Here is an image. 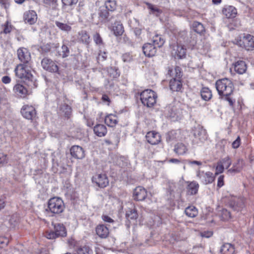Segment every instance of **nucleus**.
Segmentation results:
<instances>
[{"mask_svg":"<svg viewBox=\"0 0 254 254\" xmlns=\"http://www.w3.org/2000/svg\"><path fill=\"white\" fill-rule=\"evenodd\" d=\"M192 27L194 31L198 34H202L205 31L203 24L197 21H194L193 22Z\"/></svg>","mask_w":254,"mask_h":254,"instance_id":"nucleus-41","label":"nucleus"},{"mask_svg":"<svg viewBox=\"0 0 254 254\" xmlns=\"http://www.w3.org/2000/svg\"><path fill=\"white\" fill-rule=\"evenodd\" d=\"M58 113L61 116L68 119L71 113V108L68 105L64 104L60 107Z\"/></svg>","mask_w":254,"mask_h":254,"instance_id":"nucleus-25","label":"nucleus"},{"mask_svg":"<svg viewBox=\"0 0 254 254\" xmlns=\"http://www.w3.org/2000/svg\"><path fill=\"white\" fill-rule=\"evenodd\" d=\"M140 98L142 104L150 108L156 104L157 95L151 89H146L141 92Z\"/></svg>","mask_w":254,"mask_h":254,"instance_id":"nucleus-6","label":"nucleus"},{"mask_svg":"<svg viewBox=\"0 0 254 254\" xmlns=\"http://www.w3.org/2000/svg\"><path fill=\"white\" fill-rule=\"evenodd\" d=\"M93 131L94 133L99 137L104 136L107 132V129L105 126L101 124H98L94 127Z\"/></svg>","mask_w":254,"mask_h":254,"instance_id":"nucleus-29","label":"nucleus"},{"mask_svg":"<svg viewBox=\"0 0 254 254\" xmlns=\"http://www.w3.org/2000/svg\"><path fill=\"white\" fill-rule=\"evenodd\" d=\"M241 139L239 136H238L237 139L233 142L232 143V147L233 148H237L239 147L240 145Z\"/></svg>","mask_w":254,"mask_h":254,"instance_id":"nucleus-58","label":"nucleus"},{"mask_svg":"<svg viewBox=\"0 0 254 254\" xmlns=\"http://www.w3.org/2000/svg\"><path fill=\"white\" fill-rule=\"evenodd\" d=\"M187 164L190 166L193 165H197V166H201L202 164V162L196 160H187Z\"/></svg>","mask_w":254,"mask_h":254,"instance_id":"nucleus-56","label":"nucleus"},{"mask_svg":"<svg viewBox=\"0 0 254 254\" xmlns=\"http://www.w3.org/2000/svg\"><path fill=\"white\" fill-rule=\"evenodd\" d=\"M14 93L21 98H24L27 95L28 90L25 87L21 84H16L13 87Z\"/></svg>","mask_w":254,"mask_h":254,"instance_id":"nucleus-23","label":"nucleus"},{"mask_svg":"<svg viewBox=\"0 0 254 254\" xmlns=\"http://www.w3.org/2000/svg\"><path fill=\"white\" fill-rule=\"evenodd\" d=\"M172 53L176 58L183 59L186 57V49L184 46L177 43L176 44L172 45Z\"/></svg>","mask_w":254,"mask_h":254,"instance_id":"nucleus-12","label":"nucleus"},{"mask_svg":"<svg viewBox=\"0 0 254 254\" xmlns=\"http://www.w3.org/2000/svg\"><path fill=\"white\" fill-rule=\"evenodd\" d=\"M108 73L109 75L113 78H117L120 76V74L118 71V70L113 68L110 67L108 70Z\"/></svg>","mask_w":254,"mask_h":254,"instance_id":"nucleus-49","label":"nucleus"},{"mask_svg":"<svg viewBox=\"0 0 254 254\" xmlns=\"http://www.w3.org/2000/svg\"><path fill=\"white\" fill-rule=\"evenodd\" d=\"M98 14L99 20L103 23L108 22L113 18L110 11L103 5L99 7Z\"/></svg>","mask_w":254,"mask_h":254,"instance_id":"nucleus-13","label":"nucleus"},{"mask_svg":"<svg viewBox=\"0 0 254 254\" xmlns=\"http://www.w3.org/2000/svg\"><path fill=\"white\" fill-rule=\"evenodd\" d=\"M147 195L146 190L140 186L136 187L133 191L134 199L136 201H142L144 200Z\"/></svg>","mask_w":254,"mask_h":254,"instance_id":"nucleus-16","label":"nucleus"},{"mask_svg":"<svg viewBox=\"0 0 254 254\" xmlns=\"http://www.w3.org/2000/svg\"><path fill=\"white\" fill-rule=\"evenodd\" d=\"M23 20L25 23L32 25L37 20V15L34 10H28L24 13Z\"/></svg>","mask_w":254,"mask_h":254,"instance_id":"nucleus-14","label":"nucleus"},{"mask_svg":"<svg viewBox=\"0 0 254 254\" xmlns=\"http://www.w3.org/2000/svg\"><path fill=\"white\" fill-rule=\"evenodd\" d=\"M118 123V117L116 115L111 114L105 118V123L109 127H114Z\"/></svg>","mask_w":254,"mask_h":254,"instance_id":"nucleus-27","label":"nucleus"},{"mask_svg":"<svg viewBox=\"0 0 254 254\" xmlns=\"http://www.w3.org/2000/svg\"><path fill=\"white\" fill-rule=\"evenodd\" d=\"M220 252L221 254H234V248L230 244L226 243L221 247Z\"/></svg>","mask_w":254,"mask_h":254,"instance_id":"nucleus-32","label":"nucleus"},{"mask_svg":"<svg viewBox=\"0 0 254 254\" xmlns=\"http://www.w3.org/2000/svg\"><path fill=\"white\" fill-rule=\"evenodd\" d=\"M92 182L101 188L106 187L109 184V180L104 174H96L92 178Z\"/></svg>","mask_w":254,"mask_h":254,"instance_id":"nucleus-10","label":"nucleus"},{"mask_svg":"<svg viewBox=\"0 0 254 254\" xmlns=\"http://www.w3.org/2000/svg\"><path fill=\"white\" fill-rule=\"evenodd\" d=\"M58 55L63 58L67 57L70 54V51L68 47L64 43H63L61 50L58 51Z\"/></svg>","mask_w":254,"mask_h":254,"instance_id":"nucleus-37","label":"nucleus"},{"mask_svg":"<svg viewBox=\"0 0 254 254\" xmlns=\"http://www.w3.org/2000/svg\"><path fill=\"white\" fill-rule=\"evenodd\" d=\"M113 31L115 36H121L124 32V27L122 24L115 22L113 26Z\"/></svg>","mask_w":254,"mask_h":254,"instance_id":"nucleus-36","label":"nucleus"},{"mask_svg":"<svg viewBox=\"0 0 254 254\" xmlns=\"http://www.w3.org/2000/svg\"><path fill=\"white\" fill-rule=\"evenodd\" d=\"M7 162V155L0 152V165H3Z\"/></svg>","mask_w":254,"mask_h":254,"instance_id":"nucleus-54","label":"nucleus"},{"mask_svg":"<svg viewBox=\"0 0 254 254\" xmlns=\"http://www.w3.org/2000/svg\"><path fill=\"white\" fill-rule=\"evenodd\" d=\"M146 138L147 142L152 145H156L161 141V136L159 133L154 131L147 132Z\"/></svg>","mask_w":254,"mask_h":254,"instance_id":"nucleus-18","label":"nucleus"},{"mask_svg":"<svg viewBox=\"0 0 254 254\" xmlns=\"http://www.w3.org/2000/svg\"><path fill=\"white\" fill-rule=\"evenodd\" d=\"M117 164L118 166L122 168H124L127 165V160L124 157L121 156L118 158Z\"/></svg>","mask_w":254,"mask_h":254,"instance_id":"nucleus-47","label":"nucleus"},{"mask_svg":"<svg viewBox=\"0 0 254 254\" xmlns=\"http://www.w3.org/2000/svg\"><path fill=\"white\" fill-rule=\"evenodd\" d=\"M197 177L201 182L205 185L212 183L214 180V177L212 173L210 172H204L198 170L196 173Z\"/></svg>","mask_w":254,"mask_h":254,"instance_id":"nucleus-11","label":"nucleus"},{"mask_svg":"<svg viewBox=\"0 0 254 254\" xmlns=\"http://www.w3.org/2000/svg\"><path fill=\"white\" fill-rule=\"evenodd\" d=\"M188 183L187 187V194L190 195L196 194L197 193L199 187L198 184L195 181Z\"/></svg>","mask_w":254,"mask_h":254,"instance_id":"nucleus-24","label":"nucleus"},{"mask_svg":"<svg viewBox=\"0 0 254 254\" xmlns=\"http://www.w3.org/2000/svg\"><path fill=\"white\" fill-rule=\"evenodd\" d=\"M12 29V26L10 24V23L8 22V21H6V22L4 25V29L3 30V32L5 34H8L9 33Z\"/></svg>","mask_w":254,"mask_h":254,"instance_id":"nucleus-52","label":"nucleus"},{"mask_svg":"<svg viewBox=\"0 0 254 254\" xmlns=\"http://www.w3.org/2000/svg\"><path fill=\"white\" fill-rule=\"evenodd\" d=\"M70 151L71 156L75 158L81 159L85 156L83 148L79 146H73L70 148Z\"/></svg>","mask_w":254,"mask_h":254,"instance_id":"nucleus-20","label":"nucleus"},{"mask_svg":"<svg viewBox=\"0 0 254 254\" xmlns=\"http://www.w3.org/2000/svg\"><path fill=\"white\" fill-rule=\"evenodd\" d=\"M200 95L202 99L207 101L212 98V93L208 87H203L200 91Z\"/></svg>","mask_w":254,"mask_h":254,"instance_id":"nucleus-34","label":"nucleus"},{"mask_svg":"<svg viewBox=\"0 0 254 254\" xmlns=\"http://www.w3.org/2000/svg\"><path fill=\"white\" fill-rule=\"evenodd\" d=\"M126 217L128 220L135 221L138 217L137 211L135 208H128L126 211Z\"/></svg>","mask_w":254,"mask_h":254,"instance_id":"nucleus-30","label":"nucleus"},{"mask_svg":"<svg viewBox=\"0 0 254 254\" xmlns=\"http://www.w3.org/2000/svg\"><path fill=\"white\" fill-rule=\"evenodd\" d=\"M153 44L156 47H161L165 43V40L162 37L161 35H156L153 37Z\"/></svg>","mask_w":254,"mask_h":254,"instance_id":"nucleus-40","label":"nucleus"},{"mask_svg":"<svg viewBox=\"0 0 254 254\" xmlns=\"http://www.w3.org/2000/svg\"><path fill=\"white\" fill-rule=\"evenodd\" d=\"M55 24L59 29L63 32L68 33L71 30V27L67 23L56 21Z\"/></svg>","mask_w":254,"mask_h":254,"instance_id":"nucleus-38","label":"nucleus"},{"mask_svg":"<svg viewBox=\"0 0 254 254\" xmlns=\"http://www.w3.org/2000/svg\"><path fill=\"white\" fill-rule=\"evenodd\" d=\"M64 209L63 200L59 197L50 198L48 203V208L46 209L53 214H59L63 212Z\"/></svg>","mask_w":254,"mask_h":254,"instance_id":"nucleus-5","label":"nucleus"},{"mask_svg":"<svg viewBox=\"0 0 254 254\" xmlns=\"http://www.w3.org/2000/svg\"><path fill=\"white\" fill-rule=\"evenodd\" d=\"M106 58H107L106 53L105 52H104L103 53H100L99 54L98 57V60L99 61H100V60L104 61L106 59Z\"/></svg>","mask_w":254,"mask_h":254,"instance_id":"nucleus-62","label":"nucleus"},{"mask_svg":"<svg viewBox=\"0 0 254 254\" xmlns=\"http://www.w3.org/2000/svg\"><path fill=\"white\" fill-rule=\"evenodd\" d=\"M219 162L222 163L224 167H226V169H228L232 163V161L230 157L228 156L224 158Z\"/></svg>","mask_w":254,"mask_h":254,"instance_id":"nucleus-48","label":"nucleus"},{"mask_svg":"<svg viewBox=\"0 0 254 254\" xmlns=\"http://www.w3.org/2000/svg\"><path fill=\"white\" fill-rule=\"evenodd\" d=\"M133 32L137 37H139L141 34V29L139 28H135L134 29Z\"/></svg>","mask_w":254,"mask_h":254,"instance_id":"nucleus-64","label":"nucleus"},{"mask_svg":"<svg viewBox=\"0 0 254 254\" xmlns=\"http://www.w3.org/2000/svg\"><path fill=\"white\" fill-rule=\"evenodd\" d=\"M41 65L46 70L54 73H59V67L55 61L48 58H44L41 61Z\"/></svg>","mask_w":254,"mask_h":254,"instance_id":"nucleus-7","label":"nucleus"},{"mask_svg":"<svg viewBox=\"0 0 254 254\" xmlns=\"http://www.w3.org/2000/svg\"><path fill=\"white\" fill-rule=\"evenodd\" d=\"M234 70L240 74H242L246 72L247 70V65L245 62L243 61H239L235 63Z\"/></svg>","mask_w":254,"mask_h":254,"instance_id":"nucleus-26","label":"nucleus"},{"mask_svg":"<svg viewBox=\"0 0 254 254\" xmlns=\"http://www.w3.org/2000/svg\"><path fill=\"white\" fill-rule=\"evenodd\" d=\"M102 218L104 222L107 223H112L114 222V220L108 215H103Z\"/></svg>","mask_w":254,"mask_h":254,"instance_id":"nucleus-59","label":"nucleus"},{"mask_svg":"<svg viewBox=\"0 0 254 254\" xmlns=\"http://www.w3.org/2000/svg\"><path fill=\"white\" fill-rule=\"evenodd\" d=\"M78 39L81 43L89 45L90 42V36L86 31L82 30L78 33Z\"/></svg>","mask_w":254,"mask_h":254,"instance_id":"nucleus-31","label":"nucleus"},{"mask_svg":"<svg viewBox=\"0 0 254 254\" xmlns=\"http://www.w3.org/2000/svg\"><path fill=\"white\" fill-rule=\"evenodd\" d=\"M1 81L4 84H8L11 81V78L8 76H4L2 77Z\"/></svg>","mask_w":254,"mask_h":254,"instance_id":"nucleus-60","label":"nucleus"},{"mask_svg":"<svg viewBox=\"0 0 254 254\" xmlns=\"http://www.w3.org/2000/svg\"><path fill=\"white\" fill-rule=\"evenodd\" d=\"M216 171L215 173V175H218L223 172L224 170V167L221 163L218 162L217 163V165L216 167Z\"/></svg>","mask_w":254,"mask_h":254,"instance_id":"nucleus-51","label":"nucleus"},{"mask_svg":"<svg viewBox=\"0 0 254 254\" xmlns=\"http://www.w3.org/2000/svg\"><path fill=\"white\" fill-rule=\"evenodd\" d=\"M212 235V232L211 231H204L201 233L202 237L209 238Z\"/></svg>","mask_w":254,"mask_h":254,"instance_id":"nucleus-63","label":"nucleus"},{"mask_svg":"<svg viewBox=\"0 0 254 254\" xmlns=\"http://www.w3.org/2000/svg\"><path fill=\"white\" fill-rule=\"evenodd\" d=\"M144 54L148 57L155 55L157 51L156 47L152 44L146 43L142 47Z\"/></svg>","mask_w":254,"mask_h":254,"instance_id":"nucleus-19","label":"nucleus"},{"mask_svg":"<svg viewBox=\"0 0 254 254\" xmlns=\"http://www.w3.org/2000/svg\"><path fill=\"white\" fill-rule=\"evenodd\" d=\"M93 40L97 45L99 47L103 46L104 44L102 37L99 33H96L93 36Z\"/></svg>","mask_w":254,"mask_h":254,"instance_id":"nucleus-45","label":"nucleus"},{"mask_svg":"<svg viewBox=\"0 0 254 254\" xmlns=\"http://www.w3.org/2000/svg\"><path fill=\"white\" fill-rule=\"evenodd\" d=\"M74 254H91L90 250L89 247L86 246L78 248L76 253Z\"/></svg>","mask_w":254,"mask_h":254,"instance_id":"nucleus-46","label":"nucleus"},{"mask_svg":"<svg viewBox=\"0 0 254 254\" xmlns=\"http://www.w3.org/2000/svg\"><path fill=\"white\" fill-rule=\"evenodd\" d=\"M31 64H20L16 66L14 71L17 77L23 79L29 87L32 88L36 87L37 85L31 74Z\"/></svg>","mask_w":254,"mask_h":254,"instance_id":"nucleus-2","label":"nucleus"},{"mask_svg":"<svg viewBox=\"0 0 254 254\" xmlns=\"http://www.w3.org/2000/svg\"><path fill=\"white\" fill-rule=\"evenodd\" d=\"M0 4L5 9L9 7V3L7 0H0Z\"/></svg>","mask_w":254,"mask_h":254,"instance_id":"nucleus-61","label":"nucleus"},{"mask_svg":"<svg viewBox=\"0 0 254 254\" xmlns=\"http://www.w3.org/2000/svg\"><path fill=\"white\" fill-rule=\"evenodd\" d=\"M168 74L173 78L170 81V88L173 91H179L181 90L182 84L181 78L183 75L181 68L176 66L174 69H168Z\"/></svg>","mask_w":254,"mask_h":254,"instance_id":"nucleus-3","label":"nucleus"},{"mask_svg":"<svg viewBox=\"0 0 254 254\" xmlns=\"http://www.w3.org/2000/svg\"><path fill=\"white\" fill-rule=\"evenodd\" d=\"M234 43L247 51L254 50V36L249 34H243L242 36L237 37Z\"/></svg>","mask_w":254,"mask_h":254,"instance_id":"nucleus-4","label":"nucleus"},{"mask_svg":"<svg viewBox=\"0 0 254 254\" xmlns=\"http://www.w3.org/2000/svg\"><path fill=\"white\" fill-rule=\"evenodd\" d=\"M221 217L224 220H228L231 218L230 212L226 209H223L221 212Z\"/></svg>","mask_w":254,"mask_h":254,"instance_id":"nucleus-50","label":"nucleus"},{"mask_svg":"<svg viewBox=\"0 0 254 254\" xmlns=\"http://www.w3.org/2000/svg\"><path fill=\"white\" fill-rule=\"evenodd\" d=\"M103 6L106 7V9L110 12H113L115 11L117 8L116 1L115 0H107L105 2Z\"/></svg>","mask_w":254,"mask_h":254,"instance_id":"nucleus-39","label":"nucleus"},{"mask_svg":"<svg viewBox=\"0 0 254 254\" xmlns=\"http://www.w3.org/2000/svg\"><path fill=\"white\" fill-rule=\"evenodd\" d=\"M244 166V161L242 159H238L236 162L233 164L232 168L227 170V173L229 174L239 173L242 170Z\"/></svg>","mask_w":254,"mask_h":254,"instance_id":"nucleus-15","label":"nucleus"},{"mask_svg":"<svg viewBox=\"0 0 254 254\" xmlns=\"http://www.w3.org/2000/svg\"><path fill=\"white\" fill-rule=\"evenodd\" d=\"M193 135L196 142H203L207 138L206 131L201 127H195L193 130Z\"/></svg>","mask_w":254,"mask_h":254,"instance_id":"nucleus-17","label":"nucleus"},{"mask_svg":"<svg viewBox=\"0 0 254 254\" xmlns=\"http://www.w3.org/2000/svg\"><path fill=\"white\" fill-rule=\"evenodd\" d=\"M147 5L152 14L155 15L156 16H160V14L162 13V10L161 9L149 3H147Z\"/></svg>","mask_w":254,"mask_h":254,"instance_id":"nucleus-44","label":"nucleus"},{"mask_svg":"<svg viewBox=\"0 0 254 254\" xmlns=\"http://www.w3.org/2000/svg\"><path fill=\"white\" fill-rule=\"evenodd\" d=\"M185 214L189 217L194 218L197 215L198 211L194 206H189L185 210Z\"/></svg>","mask_w":254,"mask_h":254,"instance_id":"nucleus-35","label":"nucleus"},{"mask_svg":"<svg viewBox=\"0 0 254 254\" xmlns=\"http://www.w3.org/2000/svg\"><path fill=\"white\" fill-rule=\"evenodd\" d=\"M21 113L24 118L29 120H34L36 116L35 108L28 105H25L22 107L21 109Z\"/></svg>","mask_w":254,"mask_h":254,"instance_id":"nucleus-8","label":"nucleus"},{"mask_svg":"<svg viewBox=\"0 0 254 254\" xmlns=\"http://www.w3.org/2000/svg\"><path fill=\"white\" fill-rule=\"evenodd\" d=\"M222 13L227 18H233L237 14V9L231 5H226L222 9Z\"/></svg>","mask_w":254,"mask_h":254,"instance_id":"nucleus-21","label":"nucleus"},{"mask_svg":"<svg viewBox=\"0 0 254 254\" xmlns=\"http://www.w3.org/2000/svg\"><path fill=\"white\" fill-rule=\"evenodd\" d=\"M97 235L101 238H106L109 234V231L108 227L103 224H100L96 228Z\"/></svg>","mask_w":254,"mask_h":254,"instance_id":"nucleus-22","label":"nucleus"},{"mask_svg":"<svg viewBox=\"0 0 254 254\" xmlns=\"http://www.w3.org/2000/svg\"><path fill=\"white\" fill-rule=\"evenodd\" d=\"M215 87L220 98L227 101L233 106L235 101L230 97L234 89L232 81L227 78H222L216 81Z\"/></svg>","mask_w":254,"mask_h":254,"instance_id":"nucleus-1","label":"nucleus"},{"mask_svg":"<svg viewBox=\"0 0 254 254\" xmlns=\"http://www.w3.org/2000/svg\"><path fill=\"white\" fill-rule=\"evenodd\" d=\"M174 151L178 155H184L188 151V148L184 144L178 143L175 146Z\"/></svg>","mask_w":254,"mask_h":254,"instance_id":"nucleus-33","label":"nucleus"},{"mask_svg":"<svg viewBox=\"0 0 254 254\" xmlns=\"http://www.w3.org/2000/svg\"><path fill=\"white\" fill-rule=\"evenodd\" d=\"M177 111V108L173 104H170L165 108V112H168V115L170 117H174Z\"/></svg>","mask_w":254,"mask_h":254,"instance_id":"nucleus-42","label":"nucleus"},{"mask_svg":"<svg viewBox=\"0 0 254 254\" xmlns=\"http://www.w3.org/2000/svg\"><path fill=\"white\" fill-rule=\"evenodd\" d=\"M54 231L58 237L66 236V228L63 224L58 223L54 225Z\"/></svg>","mask_w":254,"mask_h":254,"instance_id":"nucleus-28","label":"nucleus"},{"mask_svg":"<svg viewBox=\"0 0 254 254\" xmlns=\"http://www.w3.org/2000/svg\"><path fill=\"white\" fill-rule=\"evenodd\" d=\"M46 237L48 239H55L58 238L55 231H50L48 232L46 234Z\"/></svg>","mask_w":254,"mask_h":254,"instance_id":"nucleus-53","label":"nucleus"},{"mask_svg":"<svg viewBox=\"0 0 254 254\" xmlns=\"http://www.w3.org/2000/svg\"><path fill=\"white\" fill-rule=\"evenodd\" d=\"M17 54L19 60L23 63L22 64H30L31 55L27 49L25 48H19L17 51Z\"/></svg>","mask_w":254,"mask_h":254,"instance_id":"nucleus-9","label":"nucleus"},{"mask_svg":"<svg viewBox=\"0 0 254 254\" xmlns=\"http://www.w3.org/2000/svg\"><path fill=\"white\" fill-rule=\"evenodd\" d=\"M122 59L124 62H129L132 60V56L129 53H125L123 55Z\"/></svg>","mask_w":254,"mask_h":254,"instance_id":"nucleus-55","label":"nucleus"},{"mask_svg":"<svg viewBox=\"0 0 254 254\" xmlns=\"http://www.w3.org/2000/svg\"><path fill=\"white\" fill-rule=\"evenodd\" d=\"M78 0H62V8H64L66 6H70L72 8L78 2Z\"/></svg>","mask_w":254,"mask_h":254,"instance_id":"nucleus-43","label":"nucleus"},{"mask_svg":"<svg viewBox=\"0 0 254 254\" xmlns=\"http://www.w3.org/2000/svg\"><path fill=\"white\" fill-rule=\"evenodd\" d=\"M224 176L223 175L220 176L217 180V187L221 188L224 185Z\"/></svg>","mask_w":254,"mask_h":254,"instance_id":"nucleus-57","label":"nucleus"}]
</instances>
